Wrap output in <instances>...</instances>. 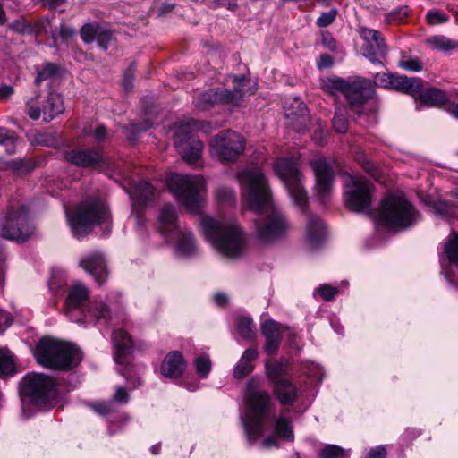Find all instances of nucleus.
Returning <instances> with one entry per match:
<instances>
[{"label":"nucleus","mask_w":458,"mask_h":458,"mask_svg":"<svg viewBox=\"0 0 458 458\" xmlns=\"http://www.w3.org/2000/svg\"><path fill=\"white\" fill-rule=\"evenodd\" d=\"M249 208L258 214L255 229L259 239L269 242L284 237L290 224L281 210L273 205L267 178L259 167L243 170L237 174Z\"/></svg>","instance_id":"1"},{"label":"nucleus","mask_w":458,"mask_h":458,"mask_svg":"<svg viewBox=\"0 0 458 458\" xmlns=\"http://www.w3.org/2000/svg\"><path fill=\"white\" fill-rule=\"evenodd\" d=\"M199 224L202 236L218 254L230 259L243 255L247 247V236L236 221L216 220L209 215H202Z\"/></svg>","instance_id":"2"},{"label":"nucleus","mask_w":458,"mask_h":458,"mask_svg":"<svg viewBox=\"0 0 458 458\" xmlns=\"http://www.w3.org/2000/svg\"><path fill=\"white\" fill-rule=\"evenodd\" d=\"M36 360L47 369L69 370L74 369L82 360L80 348L52 337L39 340L34 350Z\"/></svg>","instance_id":"3"},{"label":"nucleus","mask_w":458,"mask_h":458,"mask_svg":"<svg viewBox=\"0 0 458 458\" xmlns=\"http://www.w3.org/2000/svg\"><path fill=\"white\" fill-rule=\"evenodd\" d=\"M167 185L175 199L190 213L201 212L206 191L203 176L174 174L167 176Z\"/></svg>","instance_id":"4"},{"label":"nucleus","mask_w":458,"mask_h":458,"mask_svg":"<svg viewBox=\"0 0 458 458\" xmlns=\"http://www.w3.org/2000/svg\"><path fill=\"white\" fill-rule=\"evenodd\" d=\"M271 411L270 395L259 390H254L253 382L248 384L246 413L243 417V428L250 441L257 440L264 433L263 420Z\"/></svg>","instance_id":"5"},{"label":"nucleus","mask_w":458,"mask_h":458,"mask_svg":"<svg viewBox=\"0 0 458 458\" xmlns=\"http://www.w3.org/2000/svg\"><path fill=\"white\" fill-rule=\"evenodd\" d=\"M108 217V207L100 199L81 202L74 213L66 211L67 222L77 238L88 235L94 225L107 222Z\"/></svg>","instance_id":"6"},{"label":"nucleus","mask_w":458,"mask_h":458,"mask_svg":"<svg viewBox=\"0 0 458 458\" xmlns=\"http://www.w3.org/2000/svg\"><path fill=\"white\" fill-rule=\"evenodd\" d=\"M414 207L402 194L388 195L379 209L381 223L394 230H404L416 221Z\"/></svg>","instance_id":"7"},{"label":"nucleus","mask_w":458,"mask_h":458,"mask_svg":"<svg viewBox=\"0 0 458 458\" xmlns=\"http://www.w3.org/2000/svg\"><path fill=\"white\" fill-rule=\"evenodd\" d=\"M232 82L233 83V91L219 88L202 92L199 95L198 98H196L195 106L201 110H207L216 105H219V103L237 106L244 94H252L254 92L252 90H245V85L249 83V81L244 76H233Z\"/></svg>","instance_id":"8"},{"label":"nucleus","mask_w":458,"mask_h":458,"mask_svg":"<svg viewBox=\"0 0 458 458\" xmlns=\"http://www.w3.org/2000/svg\"><path fill=\"white\" fill-rule=\"evenodd\" d=\"M276 174L284 183L289 191L294 205L304 209L307 202V195L301 185V174L298 163L293 159L279 158L273 164Z\"/></svg>","instance_id":"9"},{"label":"nucleus","mask_w":458,"mask_h":458,"mask_svg":"<svg viewBox=\"0 0 458 458\" xmlns=\"http://www.w3.org/2000/svg\"><path fill=\"white\" fill-rule=\"evenodd\" d=\"M326 88L332 93L343 92L352 106L360 105L365 100L373 98L374 94L372 81L361 77L328 79Z\"/></svg>","instance_id":"10"},{"label":"nucleus","mask_w":458,"mask_h":458,"mask_svg":"<svg viewBox=\"0 0 458 458\" xmlns=\"http://www.w3.org/2000/svg\"><path fill=\"white\" fill-rule=\"evenodd\" d=\"M244 138L234 131L218 132L209 141L211 157L221 162L235 161L244 152Z\"/></svg>","instance_id":"11"},{"label":"nucleus","mask_w":458,"mask_h":458,"mask_svg":"<svg viewBox=\"0 0 458 458\" xmlns=\"http://www.w3.org/2000/svg\"><path fill=\"white\" fill-rule=\"evenodd\" d=\"M33 233V225L25 207L12 208L5 216L0 235L8 240L25 241Z\"/></svg>","instance_id":"12"},{"label":"nucleus","mask_w":458,"mask_h":458,"mask_svg":"<svg viewBox=\"0 0 458 458\" xmlns=\"http://www.w3.org/2000/svg\"><path fill=\"white\" fill-rule=\"evenodd\" d=\"M345 206L352 212H365L372 202V185L361 176H348L345 182Z\"/></svg>","instance_id":"13"},{"label":"nucleus","mask_w":458,"mask_h":458,"mask_svg":"<svg viewBox=\"0 0 458 458\" xmlns=\"http://www.w3.org/2000/svg\"><path fill=\"white\" fill-rule=\"evenodd\" d=\"M21 394L35 402L52 400L56 395V386L53 378L41 374H30L21 383Z\"/></svg>","instance_id":"14"},{"label":"nucleus","mask_w":458,"mask_h":458,"mask_svg":"<svg viewBox=\"0 0 458 458\" xmlns=\"http://www.w3.org/2000/svg\"><path fill=\"white\" fill-rule=\"evenodd\" d=\"M27 106V114L33 121H38L42 116L44 121L48 123L64 112L62 97L59 93L53 91L42 100L29 101Z\"/></svg>","instance_id":"15"},{"label":"nucleus","mask_w":458,"mask_h":458,"mask_svg":"<svg viewBox=\"0 0 458 458\" xmlns=\"http://www.w3.org/2000/svg\"><path fill=\"white\" fill-rule=\"evenodd\" d=\"M191 123L181 125L175 132L174 147L182 156V159L193 163L200 158L203 143L191 132Z\"/></svg>","instance_id":"16"},{"label":"nucleus","mask_w":458,"mask_h":458,"mask_svg":"<svg viewBox=\"0 0 458 458\" xmlns=\"http://www.w3.org/2000/svg\"><path fill=\"white\" fill-rule=\"evenodd\" d=\"M360 37L366 41L363 48L364 56L372 63H380V58L386 54V45L378 30L360 28Z\"/></svg>","instance_id":"17"},{"label":"nucleus","mask_w":458,"mask_h":458,"mask_svg":"<svg viewBox=\"0 0 458 458\" xmlns=\"http://www.w3.org/2000/svg\"><path fill=\"white\" fill-rule=\"evenodd\" d=\"M311 167L316 176V191L321 199H326L333 188V170L324 159L312 161Z\"/></svg>","instance_id":"18"},{"label":"nucleus","mask_w":458,"mask_h":458,"mask_svg":"<svg viewBox=\"0 0 458 458\" xmlns=\"http://www.w3.org/2000/svg\"><path fill=\"white\" fill-rule=\"evenodd\" d=\"M89 296V292L85 285L81 284H74L68 293L66 298L65 314L70 317L71 320L77 323H83V318H77L74 313L79 310L83 316L87 310L81 308L82 302Z\"/></svg>","instance_id":"19"},{"label":"nucleus","mask_w":458,"mask_h":458,"mask_svg":"<svg viewBox=\"0 0 458 458\" xmlns=\"http://www.w3.org/2000/svg\"><path fill=\"white\" fill-rule=\"evenodd\" d=\"M65 160L81 167L95 168L104 162L103 155L94 148H78L65 153Z\"/></svg>","instance_id":"20"},{"label":"nucleus","mask_w":458,"mask_h":458,"mask_svg":"<svg viewBox=\"0 0 458 458\" xmlns=\"http://www.w3.org/2000/svg\"><path fill=\"white\" fill-rule=\"evenodd\" d=\"M81 267L93 276L98 284H102L108 277L106 261L100 253L93 252L81 261Z\"/></svg>","instance_id":"21"},{"label":"nucleus","mask_w":458,"mask_h":458,"mask_svg":"<svg viewBox=\"0 0 458 458\" xmlns=\"http://www.w3.org/2000/svg\"><path fill=\"white\" fill-rule=\"evenodd\" d=\"M182 226L178 223L175 208L171 205L164 206L159 215V231L165 240L169 242Z\"/></svg>","instance_id":"22"},{"label":"nucleus","mask_w":458,"mask_h":458,"mask_svg":"<svg viewBox=\"0 0 458 458\" xmlns=\"http://www.w3.org/2000/svg\"><path fill=\"white\" fill-rule=\"evenodd\" d=\"M326 228L317 216L310 215L306 225L305 244L310 250L319 247L326 237Z\"/></svg>","instance_id":"23"},{"label":"nucleus","mask_w":458,"mask_h":458,"mask_svg":"<svg viewBox=\"0 0 458 458\" xmlns=\"http://www.w3.org/2000/svg\"><path fill=\"white\" fill-rule=\"evenodd\" d=\"M284 330V326L275 321L270 320L262 324L261 331L266 338L264 348L267 353H274L278 349Z\"/></svg>","instance_id":"24"},{"label":"nucleus","mask_w":458,"mask_h":458,"mask_svg":"<svg viewBox=\"0 0 458 458\" xmlns=\"http://www.w3.org/2000/svg\"><path fill=\"white\" fill-rule=\"evenodd\" d=\"M175 241L176 251L182 256H191L197 252L196 239L189 229H178L169 242Z\"/></svg>","instance_id":"25"},{"label":"nucleus","mask_w":458,"mask_h":458,"mask_svg":"<svg viewBox=\"0 0 458 458\" xmlns=\"http://www.w3.org/2000/svg\"><path fill=\"white\" fill-rule=\"evenodd\" d=\"M186 368L183 355L180 352H169L161 364V373L167 377H179Z\"/></svg>","instance_id":"26"},{"label":"nucleus","mask_w":458,"mask_h":458,"mask_svg":"<svg viewBox=\"0 0 458 458\" xmlns=\"http://www.w3.org/2000/svg\"><path fill=\"white\" fill-rule=\"evenodd\" d=\"M112 340L114 345V360L117 363H123V358L131 352L134 348V342L123 330H114Z\"/></svg>","instance_id":"27"},{"label":"nucleus","mask_w":458,"mask_h":458,"mask_svg":"<svg viewBox=\"0 0 458 458\" xmlns=\"http://www.w3.org/2000/svg\"><path fill=\"white\" fill-rule=\"evenodd\" d=\"M83 318L84 322L86 319H91L97 323L107 324L111 318V311L106 301L93 300L89 303Z\"/></svg>","instance_id":"28"},{"label":"nucleus","mask_w":458,"mask_h":458,"mask_svg":"<svg viewBox=\"0 0 458 458\" xmlns=\"http://www.w3.org/2000/svg\"><path fill=\"white\" fill-rule=\"evenodd\" d=\"M392 89L406 94L414 95L421 90L420 78L394 75L392 82Z\"/></svg>","instance_id":"29"},{"label":"nucleus","mask_w":458,"mask_h":458,"mask_svg":"<svg viewBox=\"0 0 458 458\" xmlns=\"http://www.w3.org/2000/svg\"><path fill=\"white\" fill-rule=\"evenodd\" d=\"M259 352L255 348L246 349L241 360L237 362L234 369L233 376L236 378H242L249 375L253 369L252 361L257 360Z\"/></svg>","instance_id":"30"},{"label":"nucleus","mask_w":458,"mask_h":458,"mask_svg":"<svg viewBox=\"0 0 458 458\" xmlns=\"http://www.w3.org/2000/svg\"><path fill=\"white\" fill-rule=\"evenodd\" d=\"M275 393L282 403H291L295 401L297 396L296 386L286 378L276 382Z\"/></svg>","instance_id":"31"},{"label":"nucleus","mask_w":458,"mask_h":458,"mask_svg":"<svg viewBox=\"0 0 458 458\" xmlns=\"http://www.w3.org/2000/svg\"><path fill=\"white\" fill-rule=\"evenodd\" d=\"M425 43L428 47L435 49V51L448 52L458 48V41L442 35L428 38Z\"/></svg>","instance_id":"32"},{"label":"nucleus","mask_w":458,"mask_h":458,"mask_svg":"<svg viewBox=\"0 0 458 458\" xmlns=\"http://www.w3.org/2000/svg\"><path fill=\"white\" fill-rule=\"evenodd\" d=\"M446 101V95L444 91L436 89H430L420 95V103L417 108H421L423 105L428 106H439Z\"/></svg>","instance_id":"33"},{"label":"nucleus","mask_w":458,"mask_h":458,"mask_svg":"<svg viewBox=\"0 0 458 458\" xmlns=\"http://www.w3.org/2000/svg\"><path fill=\"white\" fill-rule=\"evenodd\" d=\"M29 140L32 145L56 147L59 144V140L53 132H40L31 131L28 135Z\"/></svg>","instance_id":"34"},{"label":"nucleus","mask_w":458,"mask_h":458,"mask_svg":"<svg viewBox=\"0 0 458 458\" xmlns=\"http://www.w3.org/2000/svg\"><path fill=\"white\" fill-rule=\"evenodd\" d=\"M275 433L278 437L284 440H293V432L290 420L285 417L277 418L275 424Z\"/></svg>","instance_id":"35"},{"label":"nucleus","mask_w":458,"mask_h":458,"mask_svg":"<svg viewBox=\"0 0 458 458\" xmlns=\"http://www.w3.org/2000/svg\"><path fill=\"white\" fill-rule=\"evenodd\" d=\"M154 187L148 182H140L134 186V192L130 194L141 203H145L154 195Z\"/></svg>","instance_id":"36"},{"label":"nucleus","mask_w":458,"mask_h":458,"mask_svg":"<svg viewBox=\"0 0 458 458\" xmlns=\"http://www.w3.org/2000/svg\"><path fill=\"white\" fill-rule=\"evenodd\" d=\"M237 331L245 339L254 338L256 336V329L251 318L239 317L237 318Z\"/></svg>","instance_id":"37"},{"label":"nucleus","mask_w":458,"mask_h":458,"mask_svg":"<svg viewBox=\"0 0 458 458\" xmlns=\"http://www.w3.org/2000/svg\"><path fill=\"white\" fill-rule=\"evenodd\" d=\"M350 452L339 445H327L318 452L319 458H349Z\"/></svg>","instance_id":"38"},{"label":"nucleus","mask_w":458,"mask_h":458,"mask_svg":"<svg viewBox=\"0 0 458 458\" xmlns=\"http://www.w3.org/2000/svg\"><path fill=\"white\" fill-rule=\"evenodd\" d=\"M15 370L12 353L0 348V377L12 375Z\"/></svg>","instance_id":"39"},{"label":"nucleus","mask_w":458,"mask_h":458,"mask_svg":"<svg viewBox=\"0 0 458 458\" xmlns=\"http://www.w3.org/2000/svg\"><path fill=\"white\" fill-rule=\"evenodd\" d=\"M216 199L220 205L231 206L236 202V193L227 186L217 187Z\"/></svg>","instance_id":"40"},{"label":"nucleus","mask_w":458,"mask_h":458,"mask_svg":"<svg viewBox=\"0 0 458 458\" xmlns=\"http://www.w3.org/2000/svg\"><path fill=\"white\" fill-rule=\"evenodd\" d=\"M445 250L447 255L448 260L457 265L458 267V234L451 235L447 243L445 246Z\"/></svg>","instance_id":"41"},{"label":"nucleus","mask_w":458,"mask_h":458,"mask_svg":"<svg viewBox=\"0 0 458 458\" xmlns=\"http://www.w3.org/2000/svg\"><path fill=\"white\" fill-rule=\"evenodd\" d=\"M99 26L98 23H86L82 26L81 29V38L86 44L96 40Z\"/></svg>","instance_id":"42"},{"label":"nucleus","mask_w":458,"mask_h":458,"mask_svg":"<svg viewBox=\"0 0 458 458\" xmlns=\"http://www.w3.org/2000/svg\"><path fill=\"white\" fill-rule=\"evenodd\" d=\"M210 369L211 362L208 356L201 355L195 359V369L200 377H207L210 372Z\"/></svg>","instance_id":"43"},{"label":"nucleus","mask_w":458,"mask_h":458,"mask_svg":"<svg viewBox=\"0 0 458 458\" xmlns=\"http://www.w3.org/2000/svg\"><path fill=\"white\" fill-rule=\"evenodd\" d=\"M333 126L335 130L338 132H346L347 127V118L345 112L343 108H338L334 118H333Z\"/></svg>","instance_id":"44"},{"label":"nucleus","mask_w":458,"mask_h":458,"mask_svg":"<svg viewBox=\"0 0 458 458\" xmlns=\"http://www.w3.org/2000/svg\"><path fill=\"white\" fill-rule=\"evenodd\" d=\"M267 374V377L272 380L274 385L276 386L277 380H280L283 377V372L284 368L280 363H267L266 364Z\"/></svg>","instance_id":"45"},{"label":"nucleus","mask_w":458,"mask_h":458,"mask_svg":"<svg viewBox=\"0 0 458 458\" xmlns=\"http://www.w3.org/2000/svg\"><path fill=\"white\" fill-rule=\"evenodd\" d=\"M58 72V67L54 64L47 63L44 65L41 71L38 72V76L35 79V83L40 84L43 80L53 77Z\"/></svg>","instance_id":"46"},{"label":"nucleus","mask_w":458,"mask_h":458,"mask_svg":"<svg viewBox=\"0 0 458 458\" xmlns=\"http://www.w3.org/2000/svg\"><path fill=\"white\" fill-rule=\"evenodd\" d=\"M449 16L440 11H437V9H433L429 11L426 14V20L430 25H437L447 22Z\"/></svg>","instance_id":"47"},{"label":"nucleus","mask_w":458,"mask_h":458,"mask_svg":"<svg viewBox=\"0 0 458 458\" xmlns=\"http://www.w3.org/2000/svg\"><path fill=\"white\" fill-rule=\"evenodd\" d=\"M433 209L436 215L444 216H451L455 215V208L450 206L448 202L437 201L433 205Z\"/></svg>","instance_id":"48"},{"label":"nucleus","mask_w":458,"mask_h":458,"mask_svg":"<svg viewBox=\"0 0 458 458\" xmlns=\"http://www.w3.org/2000/svg\"><path fill=\"white\" fill-rule=\"evenodd\" d=\"M112 38L110 31L103 29L100 25L96 38L98 45L103 49H107Z\"/></svg>","instance_id":"49"},{"label":"nucleus","mask_w":458,"mask_h":458,"mask_svg":"<svg viewBox=\"0 0 458 458\" xmlns=\"http://www.w3.org/2000/svg\"><path fill=\"white\" fill-rule=\"evenodd\" d=\"M336 15L337 11L336 9L333 8L330 10V12L320 14L318 18L317 24L319 28H326V26L334 22Z\"/></svg>","instance_id":"50"},{"label":"nucleus","mask_w":458,"mask_h":458,"mask_svg":"<svg viewBox=\"0 0 458 458\" xmlns=\"http://www.w3.org/2000/svg\"><path fill=\"white\" fill-rule=\"evenodd\" d=\"M394 75L387 74V73H377L374 77V81L372 82L373 86L378 85L381 87H386V89H392V82Z\"/></svg>","instance_id":"51"},{"label":"nucleus","mask_w":458,"mask_h":458,"mask_svg":"<svg viewBox=\"0 0 458 458\" xmlns=\"http://www.w3.org/2000/svg\"><path fill=\"white\" fill-rule=\"evenodd\" d=\"M316 292L318 293L325 301H332L338 293V290L336 287L324 284L318 286Z\"/></svg>","instance_id":"52"},{"label":"nucleus","mask_w":458,"mask_h":458,"mask_svg":"<svg viewBox=\"0 0 458 458\" xmlns=\"http://www.w3.org/2000/svg\"><path fill=\"white\" fill-rule=\"evenodd\" d=\"M399 66L407 71H420L422 69L421 61L419 59H402Z\"/></svg>","instance_id":"53"},{"label":"nucleus","mask_w":458,"mask_h":458,"mask_svg":"<svg viewBox=\"0 0 458 458\" xmlns=\"http://www.w3.org/2000/svg\"><path fill=\"white\" fill-rule=\"evenodd\" d=\"M96 413L100 415H107L114 410L111 403L108 402H98L94 403L91 406Z\"/></svg>","instance_id":"54"},{"label":"nucleus","mask_w":458,"mask_h":458,"mask_svg":"<svg viewBox=\"0 0 458 458\" xmlns=\"http://www.w3.org/2000/svg\"><path fill=\"white\" fill-rule=\"evenodd\" d=\"M387 452L385 446L379 445L370 449L363 458H386Z\"/></svg>","instance_id":"55"},{"label":"nucleus","mask_w":458,"mask_h":458,"mask_svg":"<svg viewBox=\"0 0 458 458\" xmlns=\"http://www.w3.org/2000/svg\"><path fill=\"white\" fill-rule=\"evenodd\" d=\"M134 77H135V68L133 65H131L124 72L123 78V83L125 89H128L129 87L131 86Z\"/></svg>","instance_id":"56"},{"label":"nucleus","mask_w":458,"mask_h":458,"mask_svg":"<svg viewBox=\"0 0 458 458\" xmlns=\"http://www.w3.org/2000/svg\"><path fill=\"white\" fill-rule=\"evenodd\" d=\"M129 394L123 386H117L114 394V401L117 403H127Z\"/></svg>","instance_id":"57"},{"label":"nucleus","mask_w":458,"mask_h":458,"mask_svg":"<svg viewBox=\"0 0 458 458\" xmlns=\"http://www.w3.org/2000/svg\"><path fill=\"white\" fill-rule=\"evenodd\" d=\"M5 253L0 249V290L5 284Z\"/></svg>","instance_id":"58"},{"label":"nucleus","mask_w":458,"mask_h":458,"mask_svg":"<svg viewBox=\"0 0 458 458\" xmlns=\"http://www.w3.org/2000/svg\"><path fill=\"white\" fill-rule=\"evenodd\" d=\"M8 165L12 170L18 173H25L29 170V168L26 166V164L21 159L13 160L9 162Z\"/></svg>","instance_id":"59"},{"label":"nucleus","mask_w":458,"mask_h":458,"mask_svg":"<svg viewBox=\"0 0 458 458\" xmlns=\"http://www.w3.org/2000/svg\"><path fill=\"white\" fill-rule=\"evenodd\" d=\"M14 140V134L12 131L5 128H0V144H5L6 141L13 142Z\"/></svg>","instance_id":"60"},{"label":"nucleus","mask_w":458,"mask_h":458,"mask_svg":"<svg viewBox=\"0 0 458 458\" xmlns=\"http://www.w3.org/2000/svg\"><path fill=\"white\" fill-rule=\"evenodd\" d=\"M14 89L12 88L11 85H1L0 86V99L1 100H6L9 98L12 97L13 94Z\"/></svg>","instance_id":"61"},{"label":"nucleus","mask_w":458,"mask_h":458,"mask_svg":"<svg viewBox=\"0 0 458 458\" xmlns=\"http://www.w3.org/2000/svg\"><path fill=\"white\" fill-rule=\"evenodd\" d=\"M11 324V317L0 310V333L6 330Z\"/></svg>","instance_id":"62"},{"label":"nucleus","mask_w":458,"mask_h":458,"mask_svg":"<svg viewBox=\"0 0 458 458\" xmlns=\"http://www.w3.org/2000/svg\"><path fill=\"white\" fill-rule=\"evenodd\" d=\"M59 36L64 39H67L74 36V30L67 27L66 24H61L59 29Z\"/></svg>","instance_id":"63"},{"label":"nucleus","mask_w":458,"mask_h":458,"mask_svg":"<svg viewBox=\"0 0 458 458\" xmlns=\"http://www.w3.org/2000/svg\"><path fill=\"white\" fill-rule=\"evenodd\" d=\"M214 300L216 305L218 306H225L226 302L228 301V297L225 293H216L214 295Z\"/></svg>","instance_id":"64"}]
</instances>
